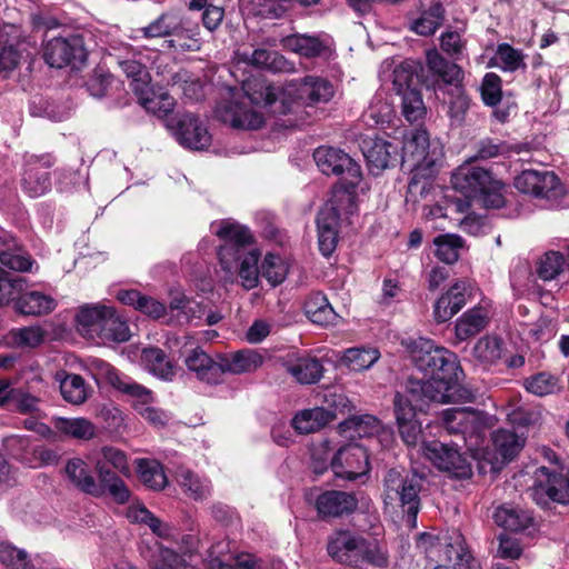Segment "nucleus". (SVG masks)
Returning a JSON list of instances; mask_svg holds the SVG:
<instances>
[{"label": "nucleus", "mask_w": 569, "mask_h": 569, "mask_svg": "<svg viewBox=\"0 0 569 569\" xmlns=\"http://www.w3.org/2000/svg\"><path fill=\"white\" fill-rule=\"evenodd\" d=\"M495 64L503 71L515 72L527 68L525 54L509 43H500L495 53Z\"/></svg>", "instance_id": "09e8293b"}, {"label": "nucleus", "mask_w": 569, "mask_h": 569, "mask_svg": "<svg viewBox=\"0 0 569 569\" xmlns=\"http://www.w3.org/2000/svg\"><path fill=\"white\" fill-rule=\"evenodd\" d=\"M0 562L12 569H27L28 555L11 543L0 542Z\"/></svg>", "instance_id": "338daca9"}, {"label": "nucleus", "mask_w": 569, "mask_h": 569, "mask_svg": "<svg viewBox=\"0 0 569 569\" xmlns=\"http://www.w3.org/2000/svg\"><path fill=\"white\" fill-rule=\"evenodd\" d=\"M139 103L150 113L160 119H169L168 116L174 109V99L167 92H156L150 86L136 93Z\"/></svg>", "instance_id": "cd10ccee"}, {"label": "nucleus", "mask_w": 569, "mask_h": 569, "mask_svg": "<svg viewBox=\"0 0 569 569\" xmlns=\"http://www.w3.org/2000/svg\"><path fill=\"white\" fill-rule=\"evenodd\" d=\"M173 36L179 40H183L180 43L183 50L197 51L200 49L199 27L191 23L188 19L180 17V23L174 30Z\"/></svg>", "instance_id": "e2e57ef3"}, {"label": "nucleus", "mask_w": 569, "mask_h": 569, "mask_svg": "<svg viewBox=\"0 0 569 569\" xmlns=\"http://www.w3.org/2000/svg\"><path fill=\"white\" fill-rule=\"evenodd\" d=\"M392 77L393 88L397 94L402 97V114L409 123L418 128L405 141L403 149L407 153L417 154L419 159L425 160L427 157V131L421 129L427 114L422 96L425 82L411 70L409 64H400L395 68Z\"/></svg>", "instance_id": "f03ea898"}, {"label": "nucleus", "mask_w": 569, "mask_h": 569, "mask_svg": "<svg viewBox=\"0 0 569 569\" xmlns=\"http://www.w3.org/2000/svg\"><path fill=\"white\" fill-rule=\"evenodd\" d=\"M327 549L333 560L345 565L356 566L363 560L378 567L387 563L380 549L371 548L363 538L350 531L341 530L331 535Z\"/></svg>", "instance_id": "39448f33"}, {"label": "nucleus", "mask_w": 569, "mask_h": 569, "mask_svg": "<svg viewBox=\"0 0 569 569\" xmlns=\"http://www.w3.org/2000/svg\"><path fill=\"white\" fill-rule=\"evenodd\" d=\"M166 127L184 148L203 150L211 143L207 127L192 113H177L166 120Z\"/></svg>", "instance_id": "1a4fd4ad"}, {"label": "nucleus", "mask_w": 569, "mask_h": 569, "mask_svg": "<svg viewBox=\"0 0 569 569\" xmlns=\"http://www.w3.org/2000/svg\"><path fill=\"white\" fill-rule=\"evenodd\" d=\"M429 461L438 469L451 472L456 477L470 475V468L461 455L456 449L440 442L429 445Z\"/></svg>", "instance_id": "412c9836"}, {"label": "nucleus", "mask_w": 569, "mask_h": 569, "mask_svg": "<svg viewBox=\"0 0 569 569\" xmlns=\"http://www.w3.org/2000/svg\"><path fill=\"white\" fill-rule=\"evenodd\" d=\"M493 180L489 170L470 163L460 166L451 179L453 188L472 200L483 192Z\"/></svg>", "instance_id": "4468645a"}, {"label": "nucleus", "mask_w": 569, "mask_h": 569, "mask_svg": "<svg viewBox=\"0 0 569 569\" xmlns=\"http://www.w3.org/2000/svg\"><path fill=\"white\" fill-rule=\"evenodd\" d=\"M113 308L102 305H87L80 308L77 322L91 335L99 333Z\"/></svg>", "instance_id": "58836bf2"}, {"label": "nucleus", "mask_w": 569, "mask_h": 569, "mask_svg": "<svg viewBox=\"0 0 569 569\" xmlns=\"http://www.w3.org/2000/svg\"><path fill=\"white\" fill-rule=\"evenodd\" d=\"M335 96L333 84L319 76H306L287 82L281 88L282 113L295 112L299 107H315L328 103Z\"/></svg>", "instance_id": "20e7f679"}, {"label": "nucleus", "mask_w": 569, "mask_h": 569, "mask_svg": "<svg viewBox=\"0 0 569 569\" xmlns=\"http://www.w3.org/2000/svg\"><path fill=\"white\" fill-rule=\"evenodd\" d=\"M177 481L183 492L193 500H202L210 495V482L189 469L180 468L177 471Z\"/></svg>", "instance_id": "37998d69"}, {"label": "nucleus", "mask_w": 569, "mask_h": 569, "mask_svg": "<svg viewBox=\"0 0 569 569\" xmlns=\"http://www.w3.org/2000/svg\"><path fill=\"white\" fill-rule=\"evenodd\" d=\"M491 301L483 299L473 308L465 311L456 321L455 332L460 341L478 335L489 325Z\"/></svg>", "instance_id": "dca6fc26"}, {"label": "nucleus", "mask_w": 569, "mask_h": 569, "mask_svg": "<svg viewBox=\"0 0 569 569\" xmlns=\"http://www.w3.org/2000/svg\"><path fill=\"white\" fill-rule=\"evenodd\" d=\"M242 11L267 19L282 18L290 6V0H240Z\"/></svg>", "instance_id": "4c0bfd02"}, {"label": "nucleus", "mask_w": 569, "mask_h": 569, "mask_svg": "<svg viewBox=\"0 0 569 569\" xmlns=\"http://www.w3.org/2000/svg\"><path fill=\"white\" fill-rule=\"evenodd\" d=\"M220 363L222 375H241L257 370L262 365V357L254 350L244 349L230 355H221Z\"/></svg>", "instance_id": "bb28decb"}, {"label": "nucleus", "mask_w": 569, "mask_h": 569, "mask_svg": "<svg viewBox=\"0 0 569 569\" xmlns=\"http://www.w3.org/2000/svg\"><path fill=\"white\" fill-rule=\"evenodd\" d=\"M318 242L323 256H330L338 242L339 211L335 201L327 202L318 213Z\"/></svg>", "instance_id": "f3484780"}, {"label": "nucleus", "mask_w": 569, "mask_h": 569, "mask_svg": "<svg viewBox=\"0 0 569 569\" xmlns=\"http://www.w3.org/2000/svg\"><path fill=\"white\" fill-rule=\"evenodd\" d=\"M141 360L146 369L161 380L171 381L176 376V366L159 348L143 349Z\"/></svg>", "instance_id": "c756f323"}, {"label": "nucleus", "mask_w": 569, "mask_h": 569, "mask_svg": "<svg viewBox=\"0 0 569 569\" xmlns=\"http://www.w3.org/2000/svg\"><path fill=\"white\" fill-rule=\"evenodd\" d=\"M565 271V254L559 251L546 252L537 263V274L545 281L557 278Z\"/></svg>", "instance_id": "13d9d810"}, {"label": "nucleus", "mask_w": 569, "mask_h": 569, "mask_svg": "<svg viewBox=\"0 0 569 569\" xmlns=\"http://www.w3.org/2000/svg\"><path fill=\"white\" fill-rule=\"evenodd\" d=\"M313 159L320 171L327 176L347 172L355 184L360 179V167L340 149L332 147H319L313 152Z\"/></svg>", "instance_id": "f8f14e48"}, {"label": "nucleus", "mask_w": 569, "mask_h": 569, "mask_svg": "<svg viewBox=\"0 0 569 569\" xmlns=\"http://www.w3.org/2000/svg\"><path fill=\"white\" fill-rule=\"evenodd\" d=\"M541 181L551 188L555 183V173L547 170H523L515 178L513 184L520 192L533 196L537 182Z\"/></svg>", "instance_id": "864d4df0"}, {"label": "nucleus", "mask_w": 569, "mask_h": 569, "mask_svg": "<svg viewBox=\"0 0 569 569\" xmlns=\"http://www.w3.org/2000/svg\"><path fill=\"white\" fill-rule=\"evenodd\" d=\"M420 490V481L415 477L408 479L396 469H391L385 477L383 501L386 506L400 503L407 512V522L410 528L417 526V515L419 511L418 492Z\"/></svg>", "instance_id": "423d86ee"}, {"label": "nucleus", "mask_w": 569, "mask_h": 569, "mask_svg": "<svg viewBox=\"0 0 569 569\" xmlns=\"http://www.w3.org/2000/svg\"><path fill=\"white\" fill-rule=\"evenodd\" d=\"M442 425L450 433H461L469 447L478 446L486 429L492 427L493 418L483 411L468 407L448 408L442 411Z\"/></svg>", "instance_id": "0eeeda50"}, {"label": "nucleus", "mask_w": 569, "mask_h": 569, "mask_svg": "<svg viewBox=\"0 0 569 569\" xmlns=\"http://www.w3.org/2000/svg\"><path fill=\"white\" fill-rule=\"evenodd\" d=\"M289 266L280 256L268 253L261 263L262 277L276 287L284 281L288 276Z\"/></svg>", "instance_id": "6e6d98bb"}, {"label": "nucleus", "mask_w": 569, "mask_h": 569, "mask_svg": "<svg viewBox=\"0 0 569 569\" xmlns=\"http://www.w3.org/2000/svg\"><path fill=\"white\" fill-rule=\"evenodd\" d=\"M179 23L180 16L171 12H164L148 26L134 30L131 38L138 40L140 38L153 39L173 36Z\"/></svg>", "instance_id": "7c9ffc66"}, {"label": "nucleus", "mask_w": 569, "mask_h": 569, "mask_svg": "<svg viewBox=\"0 0 569 569\" xmlns=\"http://www.w3.org/2000/svg\"><path fill=\"white\" fill-rule=\"evenodd\" d=\"M127 518L131 522L143 523L148 526L153 533L161 538H167L170 536L169 526L163 523L141 503L131 505L127 510Z\"/></svg>", "instance_id": "de8ad7c7"}, {"label": "nucleus", "mask_w": 569, "mask_h": 569, "mask_svg": "<svg viewBox=\"0 0 569 569\" xmlns=\"http://www.w3.org/2000/svg\"><path fill=\"white\" fill-rule=\"evenodd\" d=\"M22 186L30 197H40L51 188L50 174L42 168L30 166L24 170Z\"/></svg>", "instance_id": "603ef678"}, {"label": "nucleus", "mask_w": 569, "mask_h": 569, "mask_svg": "<svg viewBox=\"0 0 569 569\" xmlns=\"http://www.w3.org/2000/svg\"><path fill=\"white\" fill-rule=\"evenodd\" d=\"M505 352V342L497 335H486L477 340L472 356L482 366L496 365Z\"/></svg>", "instance_id": "c85d7f7f"}, {"label": "nucleus", "mask_w": 569, "mask_h": 569, "mask_svg": "<svg viewBox=\"0 0 569 569\" xmlns=\"http://www.w3.org/2000/svg\"><path fill=\"white\" fill-rule=\"evenodd\" d=\"M526 389L536 396L543 397L558 389V379L547 372H539L525 381Z\"/></svg>", "instance_id": "69168bd1"}, {"label": "nucleus", "mask_w": 569, "mask_h": 569, "mask_svg": "<svg viewBox=\"0 0 569 569\" xmlns=\"http://www.w3.org/2000/svg\"><path fill=\"white\" fill-rule=\"evenodd\" d=\"M183 362L187 369L201 381L218 383L222 377L220 356L217 360H213L201 348L190 350L186 355Z\"/></svg>", "instance_id": "aec40b11"}, {"label": "nucleus", "mask_w": 569, "mask_h": 569, "mask_svg": "<svg viewBox=\"0 0 569 569\" xmlns=\"http://www.w3.org/2000/svg\"><path fill=\"white\" fill-rule=\"evenodd\" d=\"M439 76L445 84L452 86L455 91L462 89L463 72L461 68L446 61L436 50H429V71Z\"/></svg>", "instance_id": "c9c22d12"}, {"label": "nucleus", "mask_w": 569, "mask_h": 569, "mask_svg": "<svg viewBox=\"0 0 569 569\" xmlns=\"http://www.w3.org/2000/svg\"><path fill=\"white\" fill-rule=\"evenodd\" d=\"M0 262L2 266L14 271H29L33 264V260L21 247L16 242L6 244L0 249Z\"/></svg>", "instance_id": "3c124183"}, {"label": "nucleus", "mask_w": 569, "mask_h": 569, "mask_svg": "<svg viewBox=\"0 0 569 569\" xmlns=\"http://www.w3.org/2000/svg\"><path fill=\"white\" fill-rule=\"evenodd\" d=\"M495 522L507 530L519 531L531 523V516L520 509L500 507L493 515Z\"/></svg>", "instance_id": "8fccbe9b"}, {"label": "nucleus", "mask_w": 569, "mask_h": 569, "mask_svg": "<svg viewBox=\"0 0 569 569\" xmlns=\"http://www.w3.org/2000/svg\"><path fill=\"white\" fill-rule=\"evenodd\" d=\"M306 316L320 326H329L335 323L337 313L329 303L326 296L320 292L311 293L305 302Z\"/></svg>", "instance_id": "473e14b6"}, {"label": "nucleus", "mask_w": 569, "mask_h": 569, "mask_svg": "<svg viewBox=\"0 0 569 569\" xmlns=\"http://www.w3.org/2000/svg\"><path fill=\"white\" fill-rule=\"evenodd\" d=\"M339 428L343 433L349 432V436L352 438H369L379 433L381 423L376 417L371 415H363L355 416L345 420L339 425Z\"/></svg>", "instance_id": "79ce46f5"}, {"label": "nucleus", "mask_w": 569, "mask_h": 569, "mask_svg": "<svg viewBox=\"0 0 569 569\" xmlns=\"http://www.w3.org/2000/svg\"><path fill=\"white\" fill-rule=\"evenodd\" d=\"M239 60L248 64L266 68L271 71L278 72L287 69V60L274 51H268L266 49H256L251 53L239 52Z\"/></svg>", "instance_id": "a19ab883"}, {"label": "nucleus", "mask_w": 569, "mask_h": 569, "mask_svg": "<svg viewBox=\"0 0 569 569\" xmlns=\"http://www.w3.org/2000/svg\"><path fill=\"white\" fill-rule=\"evenodd\" d=\"M481 97L487 106H496L501 100V79L498 74L489 72L483 77Z\"/></svg>", "instance_id": "774afa93"}, {"label": "nucleus", "mask_w": 569, "mask_h": 569, "mask_svg": "<svg viewBox=\"0 0 569 569\" xmlns=\"http://www.w3.org/2000/svg\"><path fill=\"white\" fill-rule=\"evenodd\" d=\"M54 378L59 382L63 400L71 405L84 403L92 392V388L79 375L58 371Z\"/></svg>", "instance_id": "393cba45"}, {"label": "nucleus", "mask_w": 569, "mask_h": 569, "mask_svg": "<svg viewBox=\"0 0 569 569\" xmlns=\"http://www.w3.org/2000/svg\"><path fill=\"white\" fill-rule=\"evenodd\" d=\"M98 466H102L106 470H111L112 468L114 470L113 472H119L124 477H129L131 475L126 452L112 446H104L101 448L100 456L94 462V469L97 472Z\"/></svg>", "instance_id": "c03bdc74"}, {"label": "nucleus", "mask_w": 569, "mask_h": 569, "mask_svg": "<svg viewBox=\"0 0 569 569\" xmlns=\"http://www.w3.org/2000/svg\"><path fill=\"white\" fill-rule=\"evenodd\" d=\"M426 396H427V391H426V382L423 380V377L422 378L410 377L407 380L406 395L402 396V395L398 393L396 396L395 400L398 397H401L403 406H408L410 403L413 408L419 410L420 413L426 415V411H425V406L427 403Z\"/></svg>", "instance_id": "4d7b16f0"}, {"label": "nucleus", "mask_w": 569, "mask_h": 569, "mask_svg": "<svg viewBox=\"0 0 569 569\" xmlns=\"http://www.w3.org/2000/svg\"><path fill=\"white\" fill-rule=\"evenodd\" d=\"M137 471L143 485L152 490H161L167 486V476L157 460L138 459Z\"/></svg>", "instance_id": "49530a36"}, {"label": "nucleus", "mask_w": 569, "mask_h": 569, "mask_svg": "<svg viewBox=\"0 0 569 569\" xmlns=\"http://www.w3.org/2000/svg\"><path fill=\"white\" fill-rule=\"evenodd\" d=\"M122 71L131 79L130 87L136 93L150 86V76L146 67L136 60L119 61Z\"/></svg>", "instance_id": "680f3d73"}, {"label": "nucleus", "mask_w": 569, "mask_h": 569, "mask_svg": "<svg viewBox=\"0 0 569 569\" xmlns=\"http://www.w3.org/2000/svg\"><path fill=\"white\" fill-rule=\"evenodd\" d=\"M283 366L296 381L305 385L318 382L323 372L321 362L309 356H289Z\"/></svg>", "instance_id": "5701e85b"}, {"label": "nucleus", "mask_w": 569, "mask_h": 569, "mask_svg": "<svg viewBox=\"0 0 569 569\" xmlns=\"http://www.w3.org/2000/svg\"><path fill=\"white\" fill-rule=\"evenodd\" d=\"M217 118L236 129L258 130L264 124V114L246 99L220 103L216 109Z\"/></svg>", "instance_id": "9d476101"}, {"label": "nucleus", "mask_w": 569, "mask_h": 569, "mask_svg": "<svg viewBox=\"0 0 569 569\" xmlns=\"http://www.w3.org/2000/svg\"><path fill=\"white\" fill-rule=\"evenodd\" d=\"M53 428L70 438L90 440L96 436L94 425L87 418L57 417L52 420Z\"/></svg>", "instance_id": "f704fd0d"}, {"label": "nucleus", "mask_w": 569, "mask_h": 569, "mask_svg": "<svg viewBox=\"0 0 569 569\" xmlns=\"http://www.w3.org/2000/svg\"><path fill=\"white\" fill-rule=\"evenodd\" d=\"M525 437L515 431L500 429L493 432L492 442L503 461L511 460L525 446Z\"/></svg>", "instance_id": "a18cd8bd"}, {"label": "nucleus", "mask_w": 569, "mask_h": 569, "mask_svg": "<svg viewBox=\"0 0 569 569\" xmlns=\"http://www.w3.org/2000/svg\"><path fill=\"white\" fill-rule=\"evenodd\" d=\"M316 507L322 517H338L352 512L357 507V499L351 493L331 490L318 497Z\"/></svg>", "instance_id": "b1692460"}, {"label": "nucleus", "mask_w": 569, "mask_h": 569, "mask_svg": "<svg viewBox=\"0 0 569 569\" xmlns=\"http://www.w3.org/2000/svg\"><path fill=\"white\" fill-rule=\"evenodd\" d=\"M24 287L23 278H11L0 268V306L18 300Z\"/></svg>", "instance_id": "0e129e2a"}, {"label": "nucleus", "mask_w": 569, "mask_h": 569, "mask_svg": "<svg viewBox=\"0 0 569 569\" xmlns=\"http://www.w3.org/2000/svg\"><path fill=\"white\" fill-rule=\"evenodd\" d=\"M429 559L448 562L453 567L469 568L473 560L458 530H446L437 535L429 532Z\"/></svg>", "instance_id": "6e6552de"}, {"label": "nucleus", "mask_w": 569, "mask_h": 569, "mask_svg": "<svg viewBox=\"0 0 569 569\" xmlns=\"http://www.w3.org/2000/svg\"><path fill=\"white\" fill-rule=\"evenodd\" d=\"M212 232L223 243L218 251L224 282L233 283L239 279L246 290L259 283L261 267H258L260 253L252 249V234L249 229L232 220H222L211 224Z\"/></svg>", "instance_id": "f257e3e1"}, {"label": "nucleus", "mask_w": 569, "mask_h": 569, "mask_svg": "<svg viewBox=\"0 0 569 569\" xmlns=\"http://www.w3.org/2000/svg\"><path fill=\"white\" fill-rule=\"evenodd\" d=\"M379 359V351L373 348H350L343 356L345 363L353 371L369 369Z\"/></svg>", "instance_id": "bf43d9fd"}, {"label": "nucleus", "mask_w": 569, "mask_h": 569, "mask_svg": "<svg viewBox=\"0 0 569 569\" xmlns=\"http://www.w3.org/2000/svg\"><path fill=\"white\" fill-rule=\"evenodd\" d=\"M243 99L248 100L251 104L257 108L268 107L277 103H281V89L276 88L268 81L261 78H250L242 83ZM281 104L274 109L280 112Z\"/></svg>", "instance_id": "4be33fe9"}, {"label": "nucleus", "mask_w": 569, "mask_h": 569, "mask_svg": "<svg viewBox=\"0 0 569 569\" xmlns=\"http://www.w3.org/2000/svg\"><path fill=\"white\" fill-rule=\"evenodd\" d=\"M284 49L298 53L301 57H318L325 50L323 42L315 36L291 34L282 39Z\"/></svg>", "instance_id": "ea45409f"}, {"label": "nucleus", "mask_w": 569, "mask_h": 569, "mask_svg": "<svg viewBox=\"0 0 569 569\" xmlns=\"http://www.w3.org/2000/svg\"><path fill=\"white\" fill-rule=\"evenodd\" d=\"M98 485L102 489L101 497L108 493L119 505L130 500V490L126 482L112 470H106L98 466Z\"/></svg>", "instance_id": "2f4dec72"}, {"label": "nucleus", "mask_w": 569, "mask_h": 569, "mask_svg": "<svg viewBox=\"0 0 569 569\" xmlns=\"http://www.w3.org/2000/svg\"><path fill=\"white\" fill-rule=\"evenodd\" d=\"M84 58L83 42L79 36L53 38L46 44L44 59L50 67L62 68L73 60L82 61Z\"/></svg>", "instance_id": "ddd939ff"}, {"label": "nucleus", "mask_w": 569, "mask_h": 569, "mask_svg": "<svg viewBox=\"0 0 569 569\" xmlns=\"http://www.w3.org/2000/svg\"><path fill=\"white\" fill-rule=\"evenodd\" d=\"M433 244L436 257L439 260L451 264L458 260L459 251L463 246V241L457 234L446 233L435 238Z\"/></svg>", "instance_id": "5fc2aeb1"}, {"label": "nucleus", "mask_w": 569, "mask_h": 569, "mask_svg": "<svg viewBox=\"0 0 569 569\" xmlns=\"http://www.w3.org/2000/svg\"><path fill=\"white\" fill-rule=\"evenodd\" d=\"M98 336L102 339L123 342L129 340L130 330L126 321H123L112 309L109 318L106 320L104 325L101 327Z\"/></svg>", "instance_id": "052dcab7"}, {"label": "nucleus", "mask_w": 569, "mask_h": 569, "mask_svg": "<svg viewBox=\"0 0 569 569\" xmlns=\"http://www.w3.org/2000/svg\"><path fill=\"white\" fill-rule=\"evenodd\" d=\"M57 303L53 298L40 291L21 292L17 308L23 315L41 316L51 312Z\"/></svg>", "instance_id": "e433bc0d"}, {"label": "nucleus", "mask_w": 569, "mask_h": 569, "mask_svg": "<svg viewBox=\"0 0 569 569\" xmlns=\"http://www.w3.org/2000/svg\"><path fill=\"white\" fill-rule=\"evenodd\" d=\"M395 410L400 435L408 446H415L418 442L425 448V439L422 433V415L413 408L410 403L403 406L402 398L398 397L395 400Z\"/></svg>", "instance_id": "2eb2a0df"}, {"label": "nucleus", "mask_w": 569, "mask_h": 569, "mask_svg": "<svg viewBox=\"0 0 569 569\" xmlns=\"http://www.w3.org/2000/svg\"><path fill=\"white\" fill-rule=\"evenodd\" d=\"M331 469L339 478L355 480L369 471L368 452L358 443L341 447L331 458Z\"/></svg>", "instance_id": "9b49d317"}, {"label": "nucleus", "mask_w": 569, "mask_h": 569, "mask_svg": "<svg viewBox=\"0 0 569 569\" xmlns=\"http://www.w3.org/2000/svg\"><path fill=\"white\" fill-rule=\"evenodd\" d=\"M460 373L452 352L429 343V401L438 403L469 401L472 392L458 383Z\"/></svg>", "instance_id": "7ed1b4c3"}, {"label": "nucleus", "mask_w": 569, "mask_h": 569, "mask_svg": "<svg viewBox=\"0 0 569 569\" xmlns=\"http://www.w3.org/2000/svg\"><path fill=\"white\" fill-rule=\"evenodd\" d=\"M333 418L332 412L317 407L298 412L292 419V426L300 433H310L318 431Z\"/></svg>", "instance_id": "72a5a7b5"}, {"label": "nucleus", "mask_w": 569, "mask_h": 569, "mask_svg": "<svg viewBox=\"0 0 569 569\" xmlns=\"http://www.w3.org/2000/svg\"><path fill=\"white\" fill-rule=\"evenodd\" d=\"M64 472L69 481L79 490L96 497H101L102 489L91 475L88 465L81 458H71L67 461Z\"/></svg>", "instance_id": "a878e982"}, {"label": "nucleus", "mask_w": 569, "mask_h": 569, "mask_svg": "<svg viewBox=\"0 0 569 569\" xmlns=\"http://www.w3.org/2000/svg\"><path fill=\"white\" fill-rule=\"evenodd\" d=\"M363 157L373 174H379L388 168L391 159L397 153V147L377 137H365L360 142Z\"/></svg>", "instance_id": "6ab92c4d"}, {"label": "nucleus", "mask_w": 569, "mask_h": 569, "mask_svg": "<svg viewBox=\"0 0 569 569\" xmlns=\"http://www.w3.org/2000/svg\"><path fill=\"white\" fill-rule=\"evenodd\" d=\"M471 284L463 280L456 281L435 302L433 317L439 323L450 320L467 302Z\"/></svg>", "instance_id": "a211bd4d"}]
</instances>
